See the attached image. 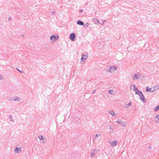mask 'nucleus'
I'll list each match as a JSON object with an SVG mask.
<instances>
[{
	"label": "nucleus",
	"instance_id": "1",
	"mask_svg": "<svg viewBox=\"0 0 159 159\" xmlns=\"http://www.w3.org/2000/svg\"><path fill=\"white\" fill-rule=\"evenodd\" d=\"M93 20L95 24H100L101 25H103L104 24V22L105 21V20H102V23H100V21L97 19H93Z\"/></svg>",
	"mask_w": 159,
	"mask_h": 159
},
{
	"label": "nucleus",
	"instance_id": "2",
	"mask_svg": "<svg viewBox=\"0 0 159 159\" xmlns=\"http://www.w3.org/2000/svg\"><path fill=\"white\" fill-rule=\"evenodd\" d=\"M59 37L57 36H56L55 35H52L50 38V39L53 42L57 40L58 39Z\"/></svg>",
	"mask_w": 159,
	"mask_h": 159
},
{
	"label": "nucleus",
	"instance_id": "3",
	"mask_svg": "<svg viewBox=\"0 0 159 159\" xmlns=\"http://www.w3.org/2000/svg\"><path fill=\"white\" fill-rule=\"evenodd\" d=\"M116 123L117 124H120V125L122 126L123 127H125L126 126L125 122L121 120H118L117 121Z\"/></svg>",
	"mask_w": 159,
	"mask_h": 159
},
{
	"label": "nucleus",
	"instance_id": "4",
	"mask_svg": "<svg viewBox=\"0 0 159 159\" xmlns=\"http://www.w3.org/2000/svg\"><path fill=\"white\" fill-rule=\"evenodd\" d=\"M141 76V74L139 73L135 74L134 75V76L133 77V79L134 80L139 79Z\"/></svg>",
	"mask_w": 159,
	"mask_h": 159
},
{
	"label": "nucleus",
	"instance_id": "5",
	"mask_svg": "<svg viewBox=\"0 0 159 159\" xmlns=\"http://www.w3.org/2000/svg\"><path fill=\"white\" fill-rule=\"evenodd\" d=\"M88 54L87 53H84L82 54L81 60L83 61L84 60H86L87 58Z\"/></svg>",
	"mask_w": 159,
	"mask_h": 159
},
{
	"label": "nucleus",
	"instance_id": "6",
	"mask_svg": "<svg viewBox=\"0 0 159 159\" xmlns=\"http://www.w3.org/2000/svg\"><path fill=\"white\" fill-rule=\"evenodd\" d=\"M117 69V67L114 66H111L110 67L107 72L112 73Z\"/></svg>",
	"mask_w": 159,
	"mask_h": 159
},
{
	"label": "nucleus",
	"instance_id": "7",
	"mask_svg": "<svg viewBox=\"0 0 159 159\" xmlns=\"http://www.w3.org/2000/svg\"><path fill=\"white\" fill-rule=\"evenodd\" d=\"M76 35L74 33H71L69 36L70 39L72 41H74L75 40Z\"/></svg>",
	"mask_w": 159,
	"mask_h": 159
},
{
	"label": "nucleus",
	"instance_id": "8",
	"mask_svg": "<svg viewBox=\"0 0 159 159\" xmlns=\"http://www.w3.org/2000/svg\"><path fill=\"white\" fill-rule=\"evenodd\" d=\"M97 153V150L96 149H94L92 150L91 152V157H92Z\"/></svg>",
	"mask_w": 159,
	"mask_h": 159
},
{
	"label": "nucleus",
	"instance_id": "9",
	"mask_svg": "<svg viewBox=\"0 0 159 159\" xmlns=\"http://www.w3.org/2000/svg\"><path fill=\"white\" fill-rule=\"evenodd\" d=\"M139 96H140V98L141 101H142L144 102H146V100L145 98L144 95L143 93L141 95H140Z\"/></svg>",
	"mask_w": 159,
	"mask_h": 159
},
{
	"label": "nucleus",
	"instance_id": "10",
	"mask_svg": "<svg viewBox=\"0 0 159 159\" xmlns=\"http://www.w3.org/2000/svg\"><path fill=\"white\" fill-rule=\"evenodd\" d=\"M14 151L16 153H19L21 151V149L20 148L16 147L14 149Z\"/></svg>",
	"mask_w": 159,
	"mask_h": 159
},
{
	"label": "nucleus",
	"instance_id": "11",
	"mask_svg": "<svg viewBox=\"0 0 159 159\" xmlns=\"http://www.w3.org/2000/svg\"><path fill=\"white\" fill-rule=\"evenodd\" d=\"M108 112L113 116H117V114L115 113L113 110H110L108 111Z\"/></svg>",
	"mask_w": 159,
	"mask_h": 159
},
{
	"label": "nucleus",
	"instance_id": "12",
	"mask_svg": "<svg viewBox=\"0 0 159 159\" xmlns=\"http://www.w3.org/2000/svg\"><path fill=\"white\" fill-rule=\"evenodd\" d=\"M77 24L78 25H84V22L81 21V20H79L77 22Z\"/></svg>",
	"mask_w": 159,
	"mask_h": 159
},
{
	"label": "nucleus",
	"instance_id": "13",
	"mask_svg": "<svg viewBox=\"0 0 159 159\" xmlns=\"http://www.w3.org/2000/svg\"><path fill=\"white\" fill-rule=\"evenodd\" d=\"M117 141L115 140L112 142L111 145L112 147L115 146L117 145Z\"/></svg>",
	"mask_w": 159,
	"mask_h": 159
},
{
	"label": "nucleus",
	"instance_id": "14",
	"mask_svg": "<svg viewBox=\"0 0 159 159\" xmlns=\"http://www.w3.org/2000/svg\"><path fill=\"white\" fill-rule=\"evenodd\" d=\"M20 100V98L17 96L14 97V98L13 99V100L14 101H19Z\"/></svg>",
	"mask_w": 159,
	"mask_h": 159
},
{
	"label": "nucleus",
	"instance_id": "15",
	"mask_svg": "<svg viewBox=\"0 0 159 159\" xmlns=\"http://www.w3.org/2000/svg\"><path fill=\"white\" fill-rule=\"evenodd\" d=\"M135 94H137L139 96H140V95H141L143 93L141 91L138 90L135 92Z\"/></svg>",
	"mask_w": 159,
	"mask_h": 159
},
{
	"label": "nucleus",
	"instance_id": "16",
	"mask_svg": "<svg viewBox=\"0 0 159 159\" xmlns=\"http://www.w3.org/2000/svg\"><path fill=\"white\" fill-rule=\"evenodd\" d=\"M132 102H129L128 104L125 105V107L126 108H128L131 105Z\"/></svg>",
	"mask_w": 159,
	"mask_h": 159
},
{
	"label": "nucleus",
	"instance_id": "17",
	"mask_svg": "<svg viewBox=\"0 0 159 159\" xmlns=\"http://www.w3.org/2000/svg\"><path fill=\"white\" fill-rule=\"evenodd\" d=\"M159 88V85H156L155 86H154L153 87V89L155 90V91L157 90Z\"/></svg>",
	"mask_w": 159,
	"mask_h": 159
},
{
	"label": "nucleus",
	"instance_id": "18",
	"mask_svg": "<svg viewBox=\"0 0 159 159\" xmlns=\"http://www.w3.org/2000/svg\"><path fill=\"white\" fill-rule=\"evenodd\" d=\"M38 138L40 140H43L44 139L42 135H40L38 137Z\"/></svg>",
	"mask_w": 159,
	"mask_h": 159
},
{
	"label": "nucleus",
	"instance_id": "19",
	"mask_svg": "<svg viewBox=\"0 0 159 159\" xmlns=\"http://www.w3.org/2000/svg\"><path fill=\"white\" fill-rule=\"evenodd\" d=\"M158 110H159V106L157 105L154 108V111H157Z\"/></svg>",
	"mask_w": 159,
	"mask_h": 159
},
{
	"label": "nucleus",
	"instance_id": "20",
	"mask_svg": "<svg viewBox=\"0 0 159 159\" xmlns=\"http://www.w3.org/2000/svg\"><path fill=\"white\" fill-rule=\"evenodd\" d=\"M114 93V91L112 90H108V93L110 94H113Z\"/></svg>",
	"mask_w": 159,
	"mask_h": 159
},
{
	"label": "nucleus",
	"instance_id": "21",
	"mask_svg": "<svg viewBox=\"0 0 159 159\" xmlns=\"http://www.w3.org/2000/svg\"><path fill=\"white\" fill-rule=\"evenodd\" d=\"M7 99L8 100L10 101H12L13 100V99L11 97H7Z\"/></svg>",
	"mask_w": 159,
	"mask_h": 159
},
{
	"label": "nucleus",
	"instance_id": "22",
	"mask_svg": "<svg viewBox=\"0 0 159 159\" xmlns=\"http://www.w3.org/2000/svg\"><path fill=\"white\" fill-rule=\"evenodd\" d=\"M151 89L149 88L148 87H147L146 88V91L147 92L149 91L150 92V90H151Z\"/></svg>",
	"mask_w": 159,
	"mask_h": 159
},
{
	"label": "nucleus",
	"instance_id": "23",
	"mask_svg": "<svg viewBox=\"0 0 159 159\" xmlns=\"http://www.w3.org/2000/svg\"><path fill=\"white\" fill-rule=\"evenodd\" d=\"M9 118L10 119V121H14L13 120V119H12V116H11V115H9Z\"/></svg>",
	"mask_w": 159,
	"mask_h": 159
},
{
	"label": "nucleus",
	"instance_id": "24",
	"mask_svg": "<svg viewBox=\"0 0 159 159\" xmlns=\"http://www.w3.org/2000/svg\"><path fill=\"white\" fill-rule=\"evenodd\" d=\"M138 90V89L137 88V87H136L134 88L133 89V90L134 91V92H136Z\"/></svg>",
	"mask_w": 159,
	"mask_h": 159
},
{
	"label": "nucleus",
	"instance_id": "25",
	"mask_svg": "<svg viewBox=\"0 0 159 159\" xmlns=\"http://www.w3.org/2000/svg\"><path fill=\"white\" fill-rule=\"evenodd\" d=\"M98 134H96L95 135V136L94 139L95 140H97L98 139Z\"/></svg>",
	"mask_w": 159,
	"mask_h": 159
},
{
	"label": "nucleus",
	"instance_id": "26",
	"mask_svg": "<svg viewBox=\"0 0 159 159\" xmlns=\"http://www.w3.org/2000/svg\"><path fill=\"white\" fill-rule=\"evenodd\" d=\"M16 69L19 72H20V73H23L24 72L23 71H22V70H19L17 68H16Z\"/></svg>",
	"mask_w": 159,
	"mask_h": 159
},
{
	"label": "nucleus",
	"instance_id": "27",
	"mask_svg": "<svg viewBox=\"0 0 159 159\" xmlns=\"http://www.w3.org/2000/svg\"><path fill=\"white\" fill-rule=\"evenodd\" d=\"M155 118L157 119L159 121V115L156 116Z\"/></svg>",
	"mask_w": 159,
	"mask_h": 159
},
{
	"label": "nucleus",
	"instance_id": "28",
	"mask_svg": "<svg viewBox=\"0 0 159 159\" xmlns=\"http://www.w3.org/2000/svg\"><path fill=\"white\" fill-rule=\"evenodd\" d=\"M85 27H87L89 25L88 23H87L86 25H83Z\"/></svg>",
	"mask_w": 159,
	"mask_h": 159
},
{
	"label": "nucleus",
	"instance_id": "29",
	"mask_svg": "<svg viewBox=\"0 0 159 159\" xmlns=\"http://www.w3.org/2000/svg\"><path fill=\"white\" fill-rule=\"evenodd\" d=\"M155 90L154 89L152 90H151V89L150 90V92H151V93H153L154 92H155Z\"/></svg>",
	"mask_w": 159,
	"mask_h": 159
},
{
	"label": "nucleus",
	"instance_id": "30",
	"mask_svg": "<svg viewBox=\"0 0 159 159\" xmlns=\"http://www.w3.org/2000/svg\"><path fill=\"white\" fill-rule=\"evenodd\" d=\"M83 11V10L82 9H80L79 11V12L80 13L82 12Z\"/></svg>",
	"mask_w": 159,
	"mask_h": 159
},
{
	"label": "nucleus",
	"instance_id": "31",
	"mask_svg": "<svg viewBox=\"0 0 159 159\" xmlns=\"http://www.w3.org/2000/svg\"><path fill=\"white\" fill-rule=\"evenodd\" d=\"M52 15H55L56 14V11H52Z\"/></svg>",
	"mask_w": 159,
	"mask_h": 159
},
{
	"label": "nucleus",
	"instance_id": "32",
	"mask_svg": "<svg viewBox=\"0 0 159 159\" xmlns=\"http://www.w3.org/2000/svg\"><path fill=\"white\" fill-rule=\"evenodd\" d=\"M95 91H96V90H95V89L93 91V92H92V94H94V93H95Z\"/></svg>",
	"mask_w": 159,
	"mask_h": 159
},
{
	"label": "nucleus",
	"instance_id": "33",
	"mask_svg": "<svg viewBox=\"0 0 159 159\" xmlns=\"http://www.w3.org/2000/svg\"><path fill=\"white\" fill-rule=\"evenodd\" d=\"M2 79V76L1 75H0V80H1Z\"/></svg>",
	"mask_w": 159,
	"mask_h": 159
},
{
	"label": "nucleus",
	"instance_id": "34",
	"mask_svg": "<svg viewBox=\"0 0 159 159\" xmlns=\"http://www.w3.org/2000/svg\"><path fill=\"white\" fill-rule=\"evenodd\" d=\"M11 20V17H9L8 19V20Z\"/></svg>",
	"mask_w": 159,
	"mask_h": 159
},
{
	"label": "nucleus",
	"instance_id": "35",
	"mask_svg": "<svg viewBox=\"0 0 159 159\" xmlns=\"http://www.w3.org/2000/svg\"><path fill=\"white\" fill-rule=\"evenodd\" d=\"M131 85H132L133 86L134 88V87H136V86H135V85L134 84H131Z\"/></svg>",
	"mask_w": 159,
	"mask_h": 159
},
{
	"label": "nucleus",
	"instance_id": "36",
	"mask_svg": "<svg viewBox=\"0 0 159 159\" xmlns=\"http://www.w3.org/2000/svg\"><path fill=\"white\" fill-rule=\"evenodd\" d=\"M109 127H110V129H112V128H111V126H109Z\"/></svg>",
	"mask_w": 159,
	"mask_h": 159
},
{
	"label": "nucleus",
	"instance_id": "37",
	"mask_svg": "<svg viewBox=\"0 0 159 159\" xmlns=\"http://www.w3.org/2000/svg\"><path fill=\"white\" fill-rule=\"evenodd\" d=\"M149 148L150 149H152V147H151V146H149Z\"/></svg>",
	"mask_w": 159,
	"mask_h": 159
},
{
	"label": "nucleus",
	"instance_id": "38",
	"mask_svg": "<svg viewBox=\"0 0 159 159\" xmlns=\"http://www.w3.org/2000/svg\"><path fill=\"white\" fill-rule=\"evenodd\" d=\"M102 20H101V21H100V23H102Z\"/></svg>",
	"mask_w": 159,
	"mask_h": 159
},
{
	"label": "nucleus",
	"instance_id": "39",
	"mask_svg": "<svg viewBox=\"0 0 159 159\" xmlns=\"http://www.w3.org/2000/svg\"><path fill=\"white\" fill-rule=\"evenodd\" d=\"M98 135H99V136H101V135H100V134H98Z\"/></svg>",
	"mask_w": 159,
	"mask_h": 159
},
{
	"label": "nucleus",
	"instance_id": "40",
	"mask_svg": "<svg viewBox=\"0 0 159 159\" xmlns=\"http://www.w3.org/2000/svg\"><path fill=\"white\" fill-rule=\"evenodd\" d=\"M42 143H44V142L43 141L42 142Z\"/></svg>",
	"mask_w": 159,
	"mask_h": 159
},
{
	"label": "nucleus",
	"instance_id": "41",
	"mask_svg": "<svg viewBox=\"0 0 159 159\" xmlns=\"http://www.w3.org/2000/svg\"><path fill=\"white\" fill-rule=\"evenodd\" d=\"M130 89H132V88H131V87H130Z\"/></svg>",
	"mask_w": 159,
	"mask_h": 159
},
{
	"label": "nucleus",
	"instance_id": "42",
	"mask_svg": "<svg viewBox=\"0 0 159 159\" xmlns=\"http://www.w3.org/2000/svg\"><path fill=\"white\" fill-rule=\"evenodd\" d=\"M22 36H23V37H24V35H22Z\"/></svg>",
	"mask_w": 159,
	"mask_h": 159
}]
</instances>
